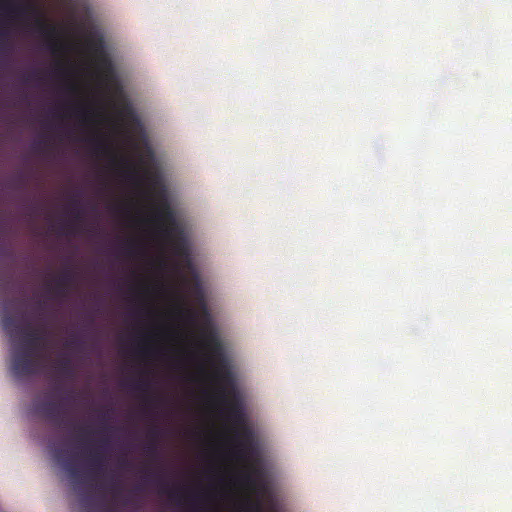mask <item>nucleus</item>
<instances>
[{"label": "nucleus", "instance_id": "nucleus-1", "mask_svg": "<svg viewBox=\"0 0 512 512\" xmlns=\"http://www.w3.org/2000/svg\"><path fill=\"white\" fill-rule=\"evenodd\" d=\"M203 347L210 353V362L218 360L214 365L213 379L218 384L217 399L224 406L227 419L235 425V429L245 426L244 412L237 395L234 378L227 366L221 342L216 333L203 332Z\"/></svg>", "mask_w": 512, "mask_h": 512}, {"label": "nucleus", "instance_id": "nucleus-2", "mask_svg": "<svg viewBox=\"0 0 512 512\" xmlns=\"http://www.w3.org/2000/svg\"><path fill=\"white\" fill-rule=\"evenodd\" d=\"M46 333L42 330L27 328L23 343L12 351L10 371L16 379L35 375L40 367V355L46 349Z\"/></svg>", "mask_w": 512, "mask_h": 512}, {"label": "nucleus", "instance_id": "nucleus-3", "mask_svg": "<svg viewBox=\"0 0 512 512\" xmlns=\"http://www.w3.org/2000/svg\"><path fill=\"white\" fill-rule=\"evenodd\" d=\"M154 218L161 226L162 235L169 242L173 254L179 258L188 259L189 250L186 238L173 209L166 200L156 209Z\"/></svg>", "mask_w": 512, "mask_h": 512}, {"label": "nucleus", "instance_id": "nucleus-4", "mask_svg": "<svg viewBox=\"0 0 512 512\" xmlns=\"http://www.w3.org/2000/svg\"><path fill=\"white\" fill-rule=\"evenodd\" d=\"M3 9L7 12V14L13 16L14 18H25L27 16H34V28L35 30L46 38L47 48L53 53L56 54L60 51L61 45L57 40V30L55 26L48 24L44 21L40 15L37 8L30 4H14L9 3L3 6Z\"/></svg>", "mask_w": 512, "mask_h": 512}, {"label": "nucleus", "instance_id": "nucleus-5", "mask_svg": "<svg viewBox=\"0 0 512 512\" xmlns=\"http://www.w3.org/2000/svg\"><path fill=\"white\" fill-rule=\"evenodd\" d=\"M89 142L94 153L109 157L111 165L119 170L128 182L135 185L140 183L141 178L138 169L127 158L119 157L102 134L96 133L89 139Z\"/></svg>", "mask_w": 512, "mask_h": 512}, {"label": "nucleus", "instance_id": "nucleus-6", "mask_svg": "<svg viewBox=\"0 0 512 512\" xmlns=\"http://www.w3.org/2000/svg\"><path fill=\"white\" fill-rule=\"evenodd\" d=\"M233 442V455L240 461L248 463L257 453L253 431L246 425L234 430Z\"/></svg>", "mask_w": 512, "mask_h": 512}, {"label": "nucleus", "instance_id": "nucleus-7", "mask_svg": "<svg viewBox=\"0 0 512 512\" xmlns=\"http://www.w3.org/2000/svg\"><path fill=\"white\" fill-rule=\"evenodd\" d=\"M240 482L256 491L257 493H265L267 487L263 480V472L257 465L249 463L247 470L240 476Z\"/></svg>", "mask_w": 512, "mask_h": 512}, {"label": "nucleus", "instance_id": "nucleus-8", "mask_svg": "<svg viewBox=\"0 0 512 512\" xmlns=\"http://www.w3.org/2000/svg\"><path fill=\"white\" fill-rule=\"evenodd\" d=\"M36 410L54 425L58 427L64 425L66 411L63 408V404L54 401H44L36 405Z\"/></svg>", "mask_w": 512, "mask_h": 512}, {"label": "nucleus", "instance_id": "nucleus-9", "mask_svg": "<svg viewBox=\"0 0 512 512\" xmlns=\"http://www.w3.org/2000/svg\"><path fill=\"white\" fill-rule=\"evenodd\" d=\"M107 444L106 440L100 441L99 445H97L94 449L89 450L88 453V463L90 467H92L93 471L97 475H101L104 472L106 456L104 453L105 446Z\"/></svg>", "mask_w": 512, "mask_h": 512}, {"label": "nucleus", "instance_id": "nucleus-10", "mask_svg": "<svg viewBox=\"0 0 512 512\" xmlns=\"http://www.w3.org/2000/svg\"><path fill=\"white\" fill-rule=\"evenodd\" d=\"M75 274L71 269L64 270L56 279L55 285L51 288L47 285L49 291L57 297H65L68 294L70 285L73 283Z\"/></svg>", "mask_w": 512, "mask_h": 512}, {"label": "nucleus", "instance_id": "nucleus-11", "mask_svg": "<svg viewBox=\"0 0 512 512\" xmlns=\"http://www.w3.org/2000/svg\"><path fill=\"white\" fill-rule=\"evenodd\" d=\"M73 112L83 125H90L94 122L95 111L89 105L76 104L73 106Z\"/></svg>", "mask_w": 512, "mask_h": 512}, {"label": "nucleus", "instance_id": "nucleus-12", "mask_svg": "<svg viewBox=\"0 0 512 512\" xmlns=\"http://www.w3.org/2000/svg\"><path fill=\"white\" fill-rule=\"evenodd\" d=\"M160 434L161 431L157 426L152 427L148 432L149 443L145 447V452L153 460L158 459L159 456L157 442L160 437Z\"/></svg>", "mask_w": 512, "mask_h": 512}, {"label": "nucleus", "instance_id": "nucleus-13", "mask_svg": "<svg viewBox=\"0 0 512 512\" xmlns=\"http://www.w3.org/2000/svg\"><path fill=\"white\" fill-rule=\"evenodd\" d=\"M1 324L3 330L11 339L15 338L20 332H22L19 321L11 315L3 316Z\"/></svg>", "mask_w": 512, "mask_h": 512}, {"label": "nucleus", "instance_id": "nucleus-14", "mask_svg": "<svg viewBox=\"0 0 512 512\" xmlns=\"http://www.w3.org/2000/svg\"><path fill=\"white\" fill-rule=\"evenodd\" d=\"M156 484L159 487V493L163 495H167L171 500L180 502L182 499V493L174 488L170 487L168 483L163 481L162 479H157Z\"/></svg>", "mask_w": 512, "mask_h": 512}, {"label": "nucleus", "instance_id": "nucleus-15", "mask_svg": "<svg viewBox=\"0 0 512 512\" xmlns=\"http://www.w3.org/2000/svg\"><path fill=\"white\" fill-rule=\"evenodd\" d=\"M93 46L95 48V52L99 53V66L102 68L103 71L111 73L113 70L112 63L103 51L102 40H99L98 42L94 43Z\"/></svg>", "mask_w": 512, "mask_h": 512}, {"label": "nucleus", "instance_id": "nucleus-16", "mask_svg": "<svg viewBox=\"0 0 512 512\" xmlns=\"http://www.w3.org/2000/svg\"><path fill=\"white\" fill-rule=\"evenodd\" d=\"M54 457L57 459V461L61 462V464L63 465L64 469L68 472V474L70 475V477L73 479V480H78L79 479V471L78 469L73 465V463L69 460H65L62 458V452L61 451H56L55 454H54Z\"/></svg>", "mask_w": 512, "mask_h": 512}, {"label": "nucleus", "instance_id": "nucleus-17", "mask_svg": "<svg viewBox=\"0 0 512 512\" xmlns=\"http://www.w3.org/2000/svg\"><path fill=\"white\" fill-rule=\"evenodd\" d=\"M57 372L60 376L71 378L73 376V369L69 358H63L58 362Z\"/></svg>", "mask_w": 512, "mask_h": 512}, {"label": "nucleus", "instance_id": "nucleus-18", "mask_svg": "<svg viewBox=\"0 0 512 512\" xmlns=\"http://www.w3.org/2000/svg\"><path fill=\"white\" fill-rule=\"evenodd\" d=\"M142 250L141 243L138 240L131 239L124 245V252L129 256H135Z\"/></svg>", "mask_w": 512, "mask_h": 512}, {"label": "nucleus", "instance_id": "nucleus-19", "mask_svg": "<svg viewBox=\"0 0 512 512\" xmlns=\"http://www.w3.org/2000/svg\"><path fill=\"white\" fill-rule=\"evenodd\" d=\"M179 315L190 322H194L197 317V314L193 309L184 307L179 308Z\"/></svg>", "mask_w": 512, "mask_h": 512}, {"label": "nucleus", "instance_id": "nucleus-20", "mask_svg": "<svg viewBox=\"0 0 512 512\" xmlns=\"http://www.w3.org/2000/svg\"><path fill=\"white\" fill-rule=\"evenodd\" d=\"M107 489L110 490L115 497H118L120 495V485L116 480H114L113 477H111L109 482L107 483Z\"/></svg>", "mask_w": 512, "mask_h": 512}, {"label": "nucleus", "instance_id": "nucleus-21", "mask_svg": "<svg viewBox=\"0 0 512 512\" xmlns=\"http://www.w3.org/2000/svg\"><path fill=\"white\" fill-rule=\"evenodd\" d=\"M246 509L249 512H264L262 504L260 501H249L246 504Z\"/></svg>", "mask_w": 512, "mask_h": 512}, {"label": "nucleus", "instance_id": "nucleus-22", "mask_svg": "<svg viewBox=\"0 0 512 512\" xmlns=\"http://www.w3.org/2000/svg\"><path fill=\"white\" fill-rule=\"evenodd\" d=\"M133 389L136 391L146 392L149 389V382L147 380H139L133 385Z\"/></svg>", "mask_w": 512, "mask_h": 512}, {"label": "nucleus", "instance_id": "nucleus-23", "mask_svg": "<svg viewBox=\"0 0 512 512\" xmlns=\"http://www.w3.org/2000/svg\"><path fill=\"white\" fill-rule=\"evenodd\" d=\"M66 89L67 91L70 93V94H76L78 92V88L77 86L72 83V82H69L67 85H66Z\"/></svg>", "mask_w": 512, "mask_h": 512}, {"label": "nucleus", "instance_id": "nucleus-24", "mask_svg": "<svg viewBox=\"0 0 512 512\" xmlns=\"http://www.w3.org/2000/svg\"><path fill=\"white\" fill-rule=\"evenodd\" d=\"M66 346L78 348L80 347V342L76 338H73L66 342Z\"/></svg>", "mask_w": 512, "mask_h": 512}, {"label": "nucleus", "instance_id": "nucleus-25", "mask_svg": "<svg viewBox=\"0 0 512 512\" xmlns=\"http://www.w3.org/2000/svg\"><path fill=\"white\" fill-rule=\"evenodd\" d=\"M139 352L143 355H150L153 352V350L144 346L139 349Z\"/></svg>", "mask_w": 512, "mask_h": 512}, {"label": "nucleus", "instance_id": "nucleus-26", "mask_svg": "<svg viewBox=\"0 0 512 512\" xmlns=\"http://www.w3.org/2000/svg\"><path fill=\"white\" fill-rule=\"evenodd\" d=\"M0 49H1V52H9L10 51V45L3 41V43L1 44Z\"/></svg>", "mask_w": 512, "mask_h": 512}, {"label": "nucleus", "instance_id": "nucleus-27", "mask_svg": "<svg viewBox=\"0 0 512 512\" xmlns=\"http://www.w3.org/2000/svg\"><path fill=\"white\" fill-rule=\"evenodd\" d=\"M195 291H196L197 297L201 301H203V294H202L201 288H200V286L198 284L195 286Z\"/></svg>", "mask_w": 512, "mask_h": 512}, {"label": "nucleus", "instance_id": "nucleus-28", "mask_svg": "<svg viewBox=\"0 0 512 512\" xmlns=\"http://www.w3.org/2000/svg\"><path fill=\"white\" fill-rule=\"evenodd\" d=\"M57 71H58L59 73L63 74V75H67V74H68V72H69V71H68V69H67V68H65V67H63L62 65H60V66L58 67Z\"/></svg>", "mask_w": 512, "mask_h": 512}, {"label": "nucleus", "instance_id": "nucleus-29", "mask_svg": "<svg viewBox=\"0 0 512 512\" xmlns=\"http://www.w3.org/2000/svg\"><path fill=\"white\" fill-rule=\"evenodd\" d=\"M66 233H67V234H72V233H74V230L72 229V227H71V226H68V228H67V230H66Z\"/></svg>", "mask_w": 512, "mask_h": 512}, {"label": "nucleus", "instance_id": "nucleus-30", "mask_svg": "<svg viewBox=\"0 0 512 512\" xmlns=\"http://www.w3.org/2000/svg\"><path fill=\"white\" fill-rule=\"evenodd\" d=\"M143 481H144L145 483H149V482H150V478H149L148 476H146V477H144Z\"/></svg>", "mask_w": 512, "mask_h": 512}, {"label": "nucleus", "instance_id": "nucleus-31", "mask_svg": "<svg viewBox=\"0 0 512 512\" xmlns=\"http://www.w3.org/2000/svg\"><path fill=\"white\" fill-rule=\"evenodd\" d=\"M1 36H2L3 38H6V37H7V33H6L5 31H3V32L1 33Z\"/></svg>", "mask_w": 512, "mask_h": 512}, {"label": "nucleus", "instance_id": "nucleus-32", "mask_svg": "<svg viewBox=\"0 0 512 512\" xmlns=\"http://www.w3.org/2000/svg\"><path fill=\"white\" fill-rule=\"evenodd\" d=\"M75 218H76V219H79V218H80V213H79V212H78V213H76Z\"/></svg>", "mask_w": 512, "mask_h": 512}, {"label": "nucleus", "instance_id": "nucleus-33", "mask_svg": "<svg viewBox=\"0 0 512 512\" xmlns=\"http://www.w3.org/2000/svg\"><path fill=\"white\" fill-rule=\"evenodd\" d=\"M128 464H129V463H128V462H126V461H123V462H122V466H127Z\"/></svg>", "mask_w": 512, "mask_h": 512}, {"label": "nucleus", "instance_id": "nucleus-34", "mask_svg": "<svg viewBox=\"0 0 512 512\" xmlns=\"http://www.w3.org/2000/svg\"><path fill=\"white\" fill-rule=\"evenodd\" d=\"M140 489H141V487H140V486H137L134 490H135V491H139Z\"/></svg>", "mask_w": 512, "mask_h": 512}, {"label": "nucleus", "instance_id": "nucleus-35", "mask_svg": "<svg viewBox=\"0 0 512 512\" xmlns=\"http://www.w3.org/2000/svg\"><path fill=\"white\" fill-rule=\"evenodd\" d=\"M211 512H218V511H217V510H213V511H211Z\"/></svg>", "mask_w": 512, "mask_h": 512}]
</instances>
